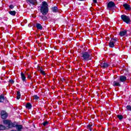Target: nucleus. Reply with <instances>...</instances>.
<instances>
[{"mask_svg": "<svg viewBox=\"0 0 131 131\" xmlns=\"http://www.w3.org/2000/svg\"><path fill=\"white\" fill-rule=\"evenodd\" d=\"M40 11L42 16H41V18L43 21H46L48 18L45 15H47L49 13V5L47 2L44 1L42 2L41 7H40Z\"/></svg>", "mask_w": 131, "mask_h": 131, "instance_id": "f257e3e1", "label": "nucleus"}, {"mask_svg": "<svg viewBox=\"0 0 131 131\" xmlns=\"http://www.w3.org/2000/svg\"><path fill=\"white\" fill-rule=\"evenodd\" d=\"M81 57L84 61H89L91 60V54L88 52H84L82 53Z\"/></svg>", "mask_w": 131, "mask_h": 131, "instance_id": "f03ea898", "label": "nucleus"}, {"mask_svg": "<svg viewBox=\"0 0 131 131\" xmlns=\"http://www.w3.org/2000/svg\"><path fill=\"white\" fill-rule=\"evenodd\" d=\"M121 19L127 24H129V23H130V18H129V16L127 15L124 14L121 15Z\"/></svg>", "mask_w": 131, "mask_h": 131, "instance_id": "7ed1b4c3", "label": "nucleus"}, {"mask_svg": "<svg viewBox=\"0 0 131 131\" xmlns=\"http://www.w3.org/2000/svg\"><path fill=\"white\" fill-rule=\"evenodd\" d=\"M114 7H115V3L112 1L110 2L107 4V10H108V11H111V10L113 9Z\"/></svg>", "mask_w": 131, "mask_h": 131, "instance_id": "20e7f679", "label": "nucleus"}, {"mask_svg": "<svg viewBox=\"0 0 131 131\" xmlns=\"http://www.w3.org/2000/svg\"><path fill=\"white\" fill-rule=\"evenodd\" d=\"M8 117V114L5 111H2L1 112V118L2 119H6Z\"/></svg>", "mask_w": 131, "mask_h": 131, "instance_id": "39448f33", "label": "nucleus"}, {"mask_svg": "<svg viewBox=\"0 0 131 131\" xmlns=\"http://www.w3.org/2000/svg\"><path fill=\"white\" fill-rule=\"evenodd\" d=\"M127 34V31H126V30L121 31L119 33V35L120 36H126Z\"/></svg>", "mask_w": 131, "mask_h": 131, "instance_id": "423d86ee", "label": "nucleus"}, {"mask_svg": "<svg viewBox=\"0 0 131 131\" xmlns=\"http://www.w3.org/2000/svg\"><path fill=\"white\" fill-rule=\"evenodd\" d=\"M120 81H114L113 82V86H121V84H120Z\"/></svg>", "mask_w": 131, "mask_h": 131, "instance_id": "0eeeda50", "label": "nucleus"}, {"mask_svg": "<svg viewBox=\"0 0 131 131\" xmlns=\"http://www.w3.org/2000/svg\"><path fill=\"white\" fill-rule=\"evenodd\" d=\"M119 80L120 82H124L126 80V77L125 76H120Z\"/></svg>", "mask_w": 131, "mask_h": 131, "instance_id": "6e6552de", "label": "nucleus"}, {"mask_svg": "<svg viewBox=\"0 0 131 131\" xmlns=\"http://www.w3.org/2000/svg\"><path fill=\"white\" fill-rule=\"evenodd\" d=\"M28 2L33 6H36V4H37L36 0H28Z\"/></svg>", "mask_w": 131, "mask_h": 131, "instance_id": "1a4fd4ad", "label": "nucleus"}, {"mask_svg": "<svg viewBox=\"0 0 131 131\" xmlns=\"http://www.w3.org/2000/svg\"><path fill=\"white\" fill-rule=\"evenodd\" d=\"M115 42H113V40H111L109 42V47L110 48H114L115 47Z\"/></svg>", "mask_w": 131, "mask_h": 131, "instance_id": "9d476101", "label": "nucleus"}, {"mask_svg": "<svg viewBox=\"0 0 131 131\" xmlns=\"http://www.w3.org/2000/svg\"><path fill=\"white\" fill-rule=\"evenodd\" d=\"M123 7L125 9V10H127V11H129L130 10V6H129L127 4H123Z\"/></svg>", "mask_w": 131, "mask_h": 131, "instance_id": "9b49d317", "label": "nucleus"}, {"mask_svg": "<svg viewBox=\"0 0 131 131\" xmlns=\"http://www.w3.org/2000/svg\"><path fill=\"white\" fill-rule=\"evenodd\" d=\"M101 67L103 68H108L109 65L106 62H103L101 64Z\"/></svg>", "mask_w": 131, "mask_h": 131, "instance_id": "f8f14e48", "label": "nucleus"}, {"mask_svg": "<svg viewBox=\"0 0 131 131\" xmlns=\"http://www.w3.org/2000/svg\"><path fill=\"white\" fill-rule=\"evenodd\" d=\"M20 76L23 81H26V77L25 76L24 73H21Z\"/></svg>", "mask_w": 131, "mask_h": 131, "instance_id": "ddd939ff", "label": "nucleus"}, {"mask_svg": "<svg viewBox=\"0 0 131 131\" xmlns=\"http://www.w3.org/2000/svg\"><path fill=\"white\" fill-rule=\"evenodd\" d=\"M20 98H21V93H20V91H17V94H16V99L17 100H19Z\"/></svg>", "mask_w": 131, "mask_h": 131, "instance_id": "4468645a", "label": "nucleus"}, {"mask_svg": "<svg viewBox=\"0 0 131 131\" xmlns=\"http://www.w3.org/2000/svg\"><path fill=\"white\" fill-rule=\"evenodd\" d=\"M9 14H10V15H11V16H15L16 15V11H10L9 12Z\"/></svg>", "mask_w": 131, "mask_h": 131, "instance_id": "2eb2a0df", "label": "nucleus"}, {"mask_svg": "<svg viewBox=\"0 0 131 131\" xmlns=\"http://www.w3.org/2000/svg\"><path fill=\"white\" fill-rule=\"evenodd\" d=\"M36 26L37 29H40V30L42 29V26L40 24H37Z\"/></svg>", "mask_w": 131, "mask_h": 131, "instance_id": "dca6fc26", "label": "nucleus"}, {"mask_svg": "<svg viewBox=\"0 0 131 131\" xmlns=\"http://www.w3.org/2000/svg\"><path fill=\"white\" fill-rule=\"evenodd\" d=\"M92 126H93V125L89 124L87 125V128H88V129H90V131H92L93 130V127Z\"/></svg>", "mask_w": 131, "mask_h": 131, "instance_id": "f3484780", "label": "nucleus"}, {"mask_svg": "<svg viewBox=\"0 0 131 131\" xmlns=\"http://www.w3.org/2000/svg\"><path fill=\"white\" fill-rule=\"evenodd\" d=\"M26 107L27 109H31L32 105L30 103H28L26 105Z\"/></svg>", "mask_w": 131, "mask_h": 131, "instance_id": "a211bd4d", "label": "nucleus"}, {"mask_svg": "<svg viewBox=\"0 0 131 131\" xmlns=\"http://www.w3.org/2000/svg\"><path fill=\"white\" fill-rule=\"evenodd\" d=\"M52 12H54V13H56L58 11V8L57 7H54L52 8Z\"/></svg>", "mask_w": 131, "mask_h": 131, "instance_id": "6ab92c4d", "label": "nucleus"}, {"mask_svg": "<svg viewBox=\"0 0 131 131\" xmlns=\"http://www.w3.org/2000/svg\"><path fill=\"white\" fill-rule=\"evenodd\" d=\"M4 101H5V98L4 97V96H0V103H2V102H4Z\"/></svg>", "mask_w": 131, "mask_h": 131, "instance_id": "aec40b11", "label": "nucleus"}, {"mask_svg": "<svg viewBox=\"0 0 131 131\" xmlns=\"http://www.w3.org/2000/svg\"><path fill=\"white\" fill-rule=\"evenodd\" d=\"M5 129H6V126L0 125V130H5Z\"/></svg>", "mask_w": 131, "mask_h": 131, "instance_id": "412c9836", "label": "nucleus"}, {"mask_svg": "<svg viewBox=\"0 0 131 131\" xmlns=\"http://www.w3.org/2000/svg\"><path fill=\"white\" fill-rule=\"evenodd\" d=\"M127 110H128V111H131V106L130 105H127L126 107Z\"/></svg>", "mask_w": 131, "mask_h": 131, "instance_id": "4be33fe9", "label": "nucleus"}, {"mask_svg": "<svg viewBox=\"0 0 131 131\" xmlns=\"http://www.w3.org/2000/svg\"><path fill=\"white\" fill-rule=\"evenodd\" d=\"M43 126H46V125H48L49 124V122L48 121H46V122H44L43 123H42Z\"/></svg>", "mask_w": 131, "mask_h": 131, "instance_id": "5701e85b", "label": "nucleus"}, {"mask_svg": "<svg viewBox=\"0 0 131 131\" xmlns=\"http://www.w3.org/2000/svg\"><path fill=\"white\" fill-rule=\"evenodd\" d=\"M39 71L40 73H41V74H42L43 75H45L46 74V73H45V71H42V70L40 69Z\"/></svg>", "mask_w": 131, "mask_h": 131, "instance_id": "b1692460", "label": "nucleus"}, {"mask_svg": "<svg viewBox=\"0 0 131 131\" xmlns=\"http://www.w3.org/2000/svg\"><path fill=\"white\" fill-rule=\"evenodd\" d=\"M118 118H119V119H120V120H121V119H122V118H123V117L121 115H118Z\"/></svg>", "mask_w": 131, "mask_h": 131, "instance_id": "393cba45", "label": "nucleus"}, {"mask_svg": "<svg viewBox=\"0 0 131 131\" xmlns=\"http://www.w3.org/2000/svg\"><path fill=\"white\" fill-rule=\"evenodd\" d=\"M111 40H113V42H115L117 41V39H115V38H114V39H111Z\"/></svg>", "mask_w": 131, "mask_h": 131, "instance_id": "a878e982", "label": "nucleus"}, {"mask_svg": "<svg viewBox=\"0 0 131 131\" xmlns=\"http://www.w3.org/2000/svg\"><path fill=\"white\" fill-rule=\"evenodd\" d=\"M34 98L36 99V100H37L38 99V98H39L38 96H37V95H35L34 96Z\"/></svg>", "mask_w": 131, "mask_h": 131, "instance_id": "bb28decb", "label": "nucleus"}, {"mask_svg": "<svg viewBox=\"0 0 131 131\" xmlns=\"http://www.w3.org/2000/svg\"><path fill=\"white\" fill-rule=\"evenodd\" d=\"M9 8L11 9H14V6L13 5H11L9 6Z\"/></svg>", "mask_w": 131, "mask_h": 131, "instance_id": "cd10ccee", "label": "nucleus"}, {"mask_svg": "<svg viewBox=\"0 0 131 131\" xmlns=\"http://www.w3.org/2000/svg\"><path fill=\"white\" fill-rule=\"evenodd\" d=\"M9 82H10V83H12V84L14 83V80H10Z\"/></svg>", "mask_w": 131, "mask_h": 131, "instance_id": "c85d7f7f", "label": "nucleus"}, {"mask_svg": "<svg viewBox=\"0 0 131 131\" xmlns=\"http://www.w3.org/2000/svg\"><path fill=\"white\" fill-rule=\"evenodd\" d=\"M28 78H29L30 79V78H31V76H30V75H28Z\"/></svg>", "mask_w": 131, "mask_h": 131, "instance_id": "c756f323", "label": "nucleus"}, {"mask_svg": "<svg viewBox=\"0 0 131 131\" xmlns=\"http://www.w3.org/2000/svg\"><path fill=\"white\" fill-rule=\"evenodd\" d=\"M77 1H79V2H84V1L85 0H77Z\"/></svg>", "mask_w": 131, "mask_h": 131, "instance_id": "7c9ffc66", "label": "nucleus"}, {"mask_svg": "<svg viewBox=\"0 0 131 131\" xmlns=\"http://www.w3.org/2000/svg\"><path fill=\"white\" fill-rule=\"evenodd\" d=\"M94 3H97V0H93Z\"/></svg>", "mask_w": 131, "mask_h": 131, "instance_id": "2f4dec72", "label": "nucleus"}]
</instances>
